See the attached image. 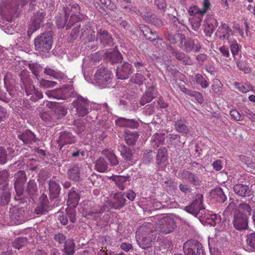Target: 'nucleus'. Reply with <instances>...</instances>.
Returning a JSON list of instances; mask_svg holds the SVG:
<instances>
[{
	"label": "nucleus",
	"mask_w": 255,
	"mask_h": 255,
	"mask_svg": "<svg viewBox=\"0 0 255 255\" xmlns=\"http://www.w3.org/2000/svg\"><path fill=\"white\" fill-rule=\"evenodd\" d=\"M231 52L233 56L238 54L239 51V46L236 40L229 41Z\"/></svg>",
	"instance_id": "57"
},
{
	"label": "nucleus",
	"mask_w": 255,
	"mask_h": 255,
	"mask_svg": "<svg viewBox=\"0 0 255 255\" xmlns=\"http://www.w3.org/2000/svg\"><path fill=\"white\" fill-rule=\"evenodd\" d=\"M154 88V85L146 88L145 93L142 95L139 101L140 104L141 106H144L146 104L150 102L154 99L153 92Z\"/></svg>",
	"instance_id": "26"
},
{
	"label": "nucleus",
	"mask_w": 255,
	"mask_h": 255,
	"mask_svg": "<svg viewBox=\"0 0 255 255\" xmlns=\"http://www.w3.org/2000/svg\"><path fill=\"white\" fill-rule=\"evenodd\" d=\"M150 22L153 25L157 27H160L163 25L162 20L160 19L157 18L155 15L151 16Z\"/></svg>",
	"instance_id": "64"
},
{
	"label": "nucleus",
	"mask_w": 255,
	"mask_h": 255,
	"mask_svg": "<svg viewBox=\"0 0 255 255\" xmlns=\"http://www.w3.org/2000/svg\"><path fill=\"white\" fill-rule=\"evenodd\" d=\"M69 18L68 17V15H66L65 13L64 16L62 17L60 16L59 18H57L56 20V23L58 28H62L65 26L66 29H68L67 28V25L69 21Z\"/></svg>",
	"instance_id": "48"
},
{
	"label": "nucleus",
	"mask_w": 255,
	"mask_h": 255,
	"mask_svg": "<svg viewBox=\"0 0 255 255\" xmlns=\"http://www.w3.org/2000/svg\"><path fill=\"white\" fill-rule=\"evenodd\" d=\"M80 25L77 24V25L72 29L70 36L71 37V39L74 40L77 38L79 35Z\"/></svg>",
	"instance_id": "61"
},
{
	"label": "nucleus",
	"mask_w": 255,
	"mask_h": 255,
	"mask_svg": "<svg viewBox=\"0 0 255 255\" xmlns=\"http://www.w3.org/2000/svg\"><path fill=\"white\" fill-rule=\"evenodd\" d=\"M132 72V66L128 63L125 62L117 67L116 76L119 79H127Z\"/></svg>",
	"instance_id": "18"
},
{
	"label": "nucleus",
	"mask_w": 255,
	"mask_h": 255,
	"mask_svg": "<svg viewBox=\"0 0 255 255\" xmlns=\"http://www.w3.org/2000/svg\"><path fill=\"white\" fill-rule=\"evenodd\" d=\"M247 244L252 249H255V232L251 233L247 236Z\"/></svg>",
	"instance_id": "56"
},
{
	"label": "nucleus",
	"mask_w": 255,
	"mask_h": 255,
	"mask_svg": "<svg viewBox=\"0 0 255 255\" xmlns=\"http://www.w3.org/2000/svg\"><path fill=\"white\" fill-rule=\"evenodd\" d=\"M11 194L9 188L0 189V206L7 205L10 202Z\"/></svg>",
	"instance_id": "34"
},
{
	"label": "nucleus",
	"mask_w": 255,
	"mask_h": 255,
	"mask_svg": "<svg viewBox=\"0 0 255 255\" xmlns=\"http://www.w3.org/2000/svg\"><path fill=\"white\" fill-rule=\"evenodd\" d=\"M230 115L232 119L236 121L242 120V116L236 110H232L230 111Z\"/></svg>",
	"instance_id": "60"
},
{
	"label": "nucleus",
	"mask_w": 255,
	"mask_h": 255,
	"mask_svg": "<svg viewBox=\"0 0 255 255\" xmlns=\"http://www.w3.org/2000/svg\"><path fill=\"white\" fill-rule=\"evenodd\" d=\"M26 191L30 196H33L37 192V187L34 180H30L28 182Z\"/></svg>",
	"instance_id": "44"
},
{
	"label": "nucleus",
	"mask_w": 255,
	"mask_h": 255,
	"mask_svg": "<svg viewBox=\"0 0 255 255\" xmlns=\"http://www.w3.org/2000/svg\"><path fill=\"white\" fill-rule=\"evenodd\" d=\"M116 126L120 127L129 128H137L138 126V123L134 120L130 119H127L124 118H118L115 121Z\"/></svg>",
	"instance_id": "21"
},
{
	"label": "nucleus",
	"mask_w": 255,
	"mask_h": 255,
	"mask_svg": "<svg viewBox=\"0 0 255 255\" xmlns=\"http://www.w3.org/2000/svg\"><path fill=\"white\" fill-rule=\"evenodd\" d=\"M80 197L75 191H71L68 195L67 204L72 207H76L79 202Z\"/></svg>",
	"instance_id": "39"
},
{
	"label": "nucleus",
	"mask_w": 255,
	"mask_h": 255,
	"mask_svg": "<svg viewBox=\"0 0 255 255\" xmlns=\"http://www.w3.org/2000/svg\"><path fill=\"white\" fill-rule=\"evenodd\" d=\"M119 150L121 152V155L127 162L131 161L133 159V154L130 148L124 144L119 146Z\"/></svg>",
	"instance_id": "29"
},
{
	"label": "nucleus",
	"mask_w": 255,
	"mask_h": 255,
	"mask_svg": "<svg viewBox=\"0 0 255 255\" xmlns=\"http://www.w3.org/2000/svg\"><path fill=\"white\" fill-rule=\"evenodd\" d=\"M176 225L174 220L168 217H163L157 223L155 230L161 235H166L172 233Z\"/></svg>",
	"instance_id": "7"
},
{
	"label": "nucleus",
	"mask_w": 255,
	"mask_h": 255,
	"mask_svg": "<svg viewBox=\"0 0 255 255\" xmlns=\"http://www.w3.org/2000/svg\"><path fill=\"white\" fill-rule=\"evenodd\" d=\"M179 47L186 52L192 51L198 52L200 51L201 46L200 42L197 40H194L191 38L184 39L181 41Z\"/></svg>",
	"instance_id": "9"
},
{
	"label": "nucleus",
	"mask_w": 255,
	"mask_h": 255,
	"mask_svg": "<svg viewBox=\"0 0 255 255\" xmlns=\"http://www.w3.org/2000/svg\"><path fill=\"white\" fill-rule=\"evenodd\" d=\"M134 66L136 69L137 72L142 73L145 74V72H147V69L144 67V64L142 62L136 61L133 63Z\"/></svg>",
	"instance_id": "58"
},
{
	"label": "nucleus",
	"mask_w": 255,
	"mask_h": 255,
	"mask_svg": "<svg viewBox=\"0 0 255 255\" xmlns=\"http://www.w3.org/2000/svg\"><path fill=\"white\" fill-rule=\"evenodd\" d=\"M14 111L19 114L23 113L31 107L27 100H22L15 103Z\"/></svg>",
	"instance_id": "36"
},
{
	"label": "nucleus",
	"mask_w": 255,
	"mask_h": 255,
	"mask_svg": "<svg viewBox=\"0 0 255 255\" xmlns=\"http://www.w3.org/2000/svg\"><path fill=\"white\" fill-rule=\"evenodd\" d=\"M58 219L60 223L63 225H65L68 223V217L67 215V213L65 214L61 212L58 213Z\"/></svg>",
	"instance_id": "63"
},
{
	"label": "nucleus",
	"mask_w": 255,
	"mask_h": 255,
	"mask_svg": "<svg viewBox=\"0 0 255 255\" xmlns=\"http://www.w3.org/2000/svg\"><path fill=\"white\" fill-rule=\"evenodd\" d=\"M142 31L144 36L148 40L154 41L157 40V47L158 48H160V47L158 45V42L159 41L160 45H161V42H163V43H164V42H163V40L159 37L158 33L156 31L152 32L148 28H146L145 29Z\"/></svg>",
	"instance_id": "28"
},
{
	"label": "nucleus",
	"mask_w": 255,
	"mask_h": 255,
	"mask_svg": "<svg viewBox=\"0 0 255 255\" xmlns=\"http://www.w3.org/2000/svg\"><path fill=\"white\" fill-rule=\"evenodd\" d=\"M242 179L238 180V183L234 186V191L238 195L243 197H250L252 194L251 186L250 185L243 184Z\"/></svg>",
	"instance_id": "17"
},
{
	"label": "nucleus",
	"mask_w": 255,
	"mask_h": 255,
	"mask_svg": "<svg viewBox=\"0 0 255 255\" xmlns=\"http://www.w3.org/2000/svg\"><path fill=\"white\" fill-rule=\"evenodd\" d=\"M237 66L241 70L244 72L245 74H249L251 72V69L249 67L243 65L240 62H237Z\"/></svg>",
	"instance_id": "62"
},
{
	"label": "nucleus",
	"mask_w": 255,
	"mask_h": 255,
	"mask_svg": "<svg viewBox=\"0 0 255 255\" xmlns=\"http://www.w3.org/2000/svg\"><path fill=\"white\" fill-rule=\"evenodd\" d=\"M106 58L109 60L112 64L120 62L123 59L122 54L119 51H114L108 53Z\"/></svg>",
	"instance_id": "40"
},
{
	"label": "nucleus",
	"mask_w": 255,
	"mask_h": 255,
	"mask_svg": "<svg viewBox=\"0 0 255 255\" xmlns=\"http://www.w3.org/2000/svg\"><path fill=\"white\" fill-rule=\"evenodd\" d=\"M188 12L189 14L192 17L196 16H199L200 14L201 15H203V14L202 13L201 9L196 5L190 7L188 10Z\"/></svg>",
	"instance_id": "55"
},
{
	"label": "nucleus",
	"mask_w": 255,
	"mask_h": 255,
	"mask_svg": "<svg viewBox=\"0 0 255 255\" xmlns=\"http://www.w3.org/2000/svg\"><path fill=\"white\" fill-rule=\"evenodd\" d=\"M65 13L68 15L69 21L67 28H70L74 24L81 21L84 18L85 14L81 10L80 6L77 4H73L70 9L67 8L65 9Z\"/></svg>",
	"instance_id": "5"
},
{
	"label": "nucleus",
	"mask_w": 255,
	"mask_h": 255,
	"mask_svg": "<svg viewBox=\"0 0 255 255\" xmlns=\"http://www.w3.org/2000/svg\"><path fill=\"white\" fill-rule=\"evenodd\" d=\"M14 189L18 197L21 196L23 192V184L26 181V176L24 171L20 170L15 175Z\"/></svg>",
	"instance_id": "16"
},
{
	"label": "nucleus",
	"mask_w": 255,
	"mask_h": 255,
	"mask_svg": "<svg viewBox=\"0 0 255 255\" xmlns=\"http://www.w3.org/2000/svg\"><path fill=\"white\" fill-rule=\"evenodd\" d=\"M169 50L177 60L182 61L185 65L189 64L190 57L184 53L175 50L172 47H169Z\"/></svg>",
	"instance_id": "31"
},
{
	"label": "nucleus",
	"mask_w": 255,
	"mask_h": 255,
	"mask_svg": "<svg viewBox=\"0 0 255 255\" xmlns=\"http://www.w3.org/2000/svg\"><path fill=\"white\" fill-rule=\"evenodd\" d=\"M178 178L181 179L187 180L195 186L199 185L201 183V180L197 175L186 170H179Z\"/></svg>",
	"instance_id": "19"
},
{
	"label": "nucleus",
	"mask_w": 255,
	"mask_h": 255,
	"mask_svg": "<svg viewBox=\"0 0 255 255\" xmlns=\"http://www.w3.org/2000/svg\"><path fill=\"white\" fill-rule=\"evenodd\" d=\"M131 80L132 82H133L139 85H141L145 81V78L141 73L136 72V73L132 77Z\"/></svg>",
	"instance_id": "49"
},
{
	"label": "nucleus",
	"mask_w": 255,
	"mask_h": 255,
	"mask_svg": "<svg viewBox=\"0 0 255 255\" xmlns=\"http://www.w3.org/2000/svg\"><path fill=\"white\" fill-rule=\"evenodd\" d=\"M18 138L25 144H32L36 141L35 134L30 130H25L21 134L18 135Z\"/></svg>",
	"instance_id": "27"
},
{
	"label": "nucleus",
	"mask_w": 255,
	"mask_h": 255,
	"mask_svg": "<svg viewBox=\"0 0 255 255\" xmlns=\"http://www.w3.org/2000/svg\"><path fill=\"white\" fill-rule=\"evenodd\" d=\"M167 159V149L165 147L160 148L158 150L156 160L158 164L164 162Z\"/></svg>",
	"instance_id": "42"
},
{
	"label": "nucleus",
	"mask_w": 255,
	"mask_h": 255,
	"mask_svg": "<svg viewBox=\"0 0 255 255\" xmlns=\"http://www.w3.org/2000/svg\"><path fill=\"white\" fill-rule=\"evenodd\" d=\"M72 104L73 107L76 108L77 114L79 117H83L88 114L89 103L88 101L82 97H78L73 101Z\"/></svg>",
	"instance_id": "13"
},
{
	"label": "nucleus",
	"mask_w": 255,
	"mask_h": 255,
	"mask_svg": "<svg viewBox=\"0 0 255 255\" xmlns=\"http://www.w3.org/2000/svg\"><path fill=\"white\" fill-rule=\"evenodd\" d=\"M195 80L197 84H199L202 88H207L209 85V82L201 74H197L195 76Z\"/></svg>",
	"instance_id": "50"
},
{
	"label": "nucleus",
	"mask_w": 255,
	"mask_h": 255,
	"mask_svg": "<svg viewBox=\"0 0 255 255\" xmlns=\"http://www.w3.org/2000/svg\"><path fill=\"white\" fill-rule=\"evenodd\" d=\"M8 176L7 172H3L0 175V189L9 188L8 187Z\"/></svg>",
	"instance_id": "47"
},
{
	"label": "nucleus",
	"mask_w": 255,
	"mask_h": 255,
	"mask_svg": "<svg viewBox=\"0 0 255 255\" xmlns=\"http://www.w3.org/2000/svg\"><path fill=\"white\" fill-rule=\"evenodd\" d=\"M113 77L111 71L107 68H99L95 74L94 79L96 84L100 88L109 87Z\"/></svg>",
	"instance_id": "4"
},
{
	"label": "nucleus",
	"mask_w": 255,
	"mask_h": 255,
	"mask_svg": "<svg viewBox=\"0 0 255 255\" xmlns=\"http://www.w3.org/2000/svg\"><path fill=\"white\" fill-rule=\"evenodd\" d=\"M95 168L100 172H104L108 169V164L106 160L102 158H100L97 160Z\"/></svg>",
	"instance_id": "43"
},
{
	"label": "nucleus",
	"mask_w": 255,
	"mask_h": 255,
	"mask_svg": "<svg viewBox=\"0 0 255 255\" xmlns=\"http://www.w3.org/2000/svg\"><path fill=\"white\" fill-rule=\"evenodd\" d=\"M49 197L51 199H55L59 197L61 188L59 183L50 179L49 182Z\"/></svg>",
	"instance_id": "23"
},
{
	"label": "nucleus",
	"mask_w": 255,
	"mask_h": 255,
	"mask_svg": "<svg viewBox=\"0 0 255 255\" xmlns=\"http://www.w3.org/2000/svg\"><path fill=\"white\" fill-rule=\"evenodd\" d=\"M72 90L70 87H62L56 90L48 91L45 94L49 98L65 100L71 96Z\"/></svg>",
	"instance_id": "10"
},
{
	"label": "nucleus",
	"mask_w": 255,
	"mask_h": 255,
	"mask_svg": "<svg viewBox=\"0 0 255 255\" xmlns=\"http://www.w3.org/2000/svg\"><path fill=\"white\" fill-rule=\"evenodd\" d=\"M105 211V208L102 207L95 206L94 209L90 211L88 213L84 216L85 218L89 219L97 220L99 217V215L103 213Z\"/></svg>",
	"instance_id": "35"
},
{
	"label": "nucleus",
	"mask_w": 255,
	"mask_h": 255,
	"mask_svg": "<svg viewBox=\"0 0 255 255\" xmlns=\"http://www.w3.org/2000/svg\"><path fill=\"white\" fill-rule=\"evenodd\" d=\"M52 44V36L49 33H44L34 40L35 49L40 52H48L51 49Z\"/></svg>",
	"instance_id": "6"
},
{
	"label": "nucleus",
	"mask_w": 255,
	"mask_h": 255,
	"mask_svg": "<svg viewBox=\"0 0 255 255\" xmlns=\"http://www.w3.org/2000/svg\"><path fill=\"white\" fill-rule=\"evenodd\" d=\"M75 244L73 240H68L65 243L64 253L67 255H72L74 253Z\"/></svg>",
	"instance_id": "45"
},
{
	"label": "nucleus",
	"mask_w": 255,
	"mask_h": 255,
	"mask_svg": "<svg viewBox=\"0 0 255 255\" xmlns=\"http://www.w3.org/2000/svg\"><path fill=\"white\" fill-rule=\"evenodd\" d=\"M186 121L183 118H180L175 122L174 126L176 131L187 134L189 132V128L186 124Z\"/></svg>",
	"instance_id": "32"
},
{
	"label": "nucleus",
	"mask_w": 255,
	"mask_h": 255,
	"mask_svg": "<svg viewBox=\"0 0 255 255\" xmlns=\"http://www.w3.org/2000/svg\"><path fill=\"white\" fill-rule=\"evenodd\" d=\"M154 4L158 9L163 11L165 10L167 6L165 0H154Z\"/></svg>",
	"instance_id": "59"
},
{
	"label": "nucleus",
	"mask_w": 255,
	"mask_h": 255,
	"mask_svg": "<svg viewBox=\"0 0 255 255\" xmlns=\"http://www.w3.org/2000/svg\"><path fill=\"white\" fill-rule=\"evenodd\" d=\"M217 21L214 18H211L206 20L203 25L205 35L207 36H211L215 31V28L217 27Z\"/></svg>",
	"instance_id": "22"
},
{
	"label": "nucleus",
	"mask_w": 255,
	"mask_h": 255,
	"mask_svg": "<svg viewBox=\"0 0 255 255\" xmlns=\"http://www.w3.org/2000/svg\"><path fill=\"white\" fill-rule=\"evenodd\" d=\"M25 210L23 208L13 206L10 208L9 217L15 224H21L24 222Z\"/></svg>",
	"instance_id": "14"
},
{
	"label": "nucleus",
	"mask_w": 255,
	"mask_h": 255,
	"mask_svg": "<svg viewBox=\"0 0 255 255\" xmlns=\"http://www.w3.org/2000/svg\"><path fill=\"white\" fill-rule=\"evenodd\" d=\"M213 198L219 203H223L226 200V196L221 187H217L211 192Z\"/></svg>",
	"instance_id": "37"
},
{
	"label": "nucleus",
	"mask_w": 255,
	"mask_h": 255,
	"mask_svg": "<svg viewBox=\"0 0 255 255\" xmlns=\"http://www.w3.org/2000/svg\"><path fill=\"white\" fill-rule=\"evenodd\" d=\"M203 195H197L194 201L190 205L185 207V210L195 217H197L199 212L204 209L203 206Z\"/></svg>",
	"instance_id": "12"
},
{
	"label": "nucleus",
	"mask_w": 255,
	"mask_h": 255,
	"mask_svg": "<svg viewBox=\"0 0 255 255\" xmlns=\"http://www.w3.org/2000/svg\"><path fill=\"white\" fill-rule=\"evenodd\" d=\"M108 178L114 181L116 186L122 191L126 188V183L128 179V177L125 176L113 175L108 177Z\"/></svg>",
	"instance_id": "25"
},
{
	"label": "nucleus",
	"mask_w": 255,
	"mask_h": 255,
	"mask_svg": "<svg viewBox=\"0 0 255 255\" xmlns=\"http://www.w3.org/2000/svg\"><path fill=\"white\" fill-rule=\"evenodd\" d=\"M27 241L26 238H18L12 242V246L14 248L19 250L26 244Z\"/></svg>",
	"instance_id": "52"
},
{
	"label": "nucleus",
	"mask_w": 255,
	"mask_h": 255,
	"mask_svg": "<svg viewBox=\"0 0 255 255\" xmlns=\"http://www.w3.org/2000/svg\"><path fill=\"white\" fill-rule=\"evenodd\" d=\"M76 140V137L71 132L64 131L60 132L57 143L60 149H61L66 144L75 143Z\"/></svg>",
	"instance_id": "20"
},
{
	"label": "nucleus",
	"mask_w": 255,
	"mask_h": 255,
	"mask_svg": "<svg viewBox=\"0 0 255 255\" xmlns=\"http://www.w3.org/2000/svg\"><path fill=\"white\" fill-rule=\"evenodd\" d=\"M139 136V134L136 132H130L127 133L125 136L126 143L129 145H134Z\"/></svg>",
	"instance_id": "41"
},
{
	"label": "nucleus",
	"mask_w": 255,
	"mask_h": 255,
	"mask_svg": "<svg viewBox=\"0 0 255 255\" xmlns=\"http://www.w3.org/2000/svg\"><path fill=\"white\" fill-rule=\"evenodd\" d=\"M164 135V133H155L153 136L152 139L155 142V145L157 147L164 143L165 139Z\"/></svg>",
	"instance_id": "51"
},
{
	"label": "nucleus",
	"mask_w": 255,
	"mask_h": 255,
	"mask_svg": "<svg viewBox=\"0 0 255 255\" xmlns=\"http://www.w3.org/2000/svg\"><path fill=\"white\" fill-rule=\"evenodd\" d=\"M185 254L187 255H205L203 247L196 240H189L183 246Z\"/></svg>",
	"instance_id": "8"
},
{
	"label": "nucleus",
	"mask_w": 255,
	"mask_h": 255,
	"mask_svg": "<svg viewBox=\"0 0 255 255\" xmlns=\"http://www.w3.org/2000/svg\"><path fill=\"white\" fill-rule=\"evenodd\" d=\"M37 79L39 81V83L40 87L44 89L54 87L56 84V82L54 81L46 80L43 79L39 80V79L37 78Z\"/></svg>",
	"instance_id": "54"
},
{
	"label": "nucleus",
	"mask_w": 255,
	"mask_h": 255,
	"mask_svg": "<svg viewBox=\"0 0 255 255\" xmlns=\"http://www.w3.org/2000/svg\"><path fill=\"white\" fill-rule=\"evenodd\" d=\"M124 196L125 193L121 192L115 193L109 202V206L115 210L121 209L126 205V199Z\"/></svg>",
	"instance_id": "15"
},
{
	"label": "nucleus",
	"mask_w": 255,
	"mask_h": 255,
	"mask_svg": "<svg viewBox=\"0 0 255 255\" xmlns=\"http://www.w3.org/2000/svg\"><path fill=\"white\" fill-rule=\"evenodd\" d=\"M223 85L218 79H215L212 85V89L214 93L218 94L221 93L223 89Z\"/></svg>",
	"instance_id": "53"
},
{
	"label": "nucleus",
	"mask_w": 255,
	"mask_h": 255,
	"mask_svg": "<svg viewBox=\"0 0 255 255\" xmlns=\"http://www.w3.org/2000/svg\"><path fill=\"white\" fill-rule=\"evenodd\" d=\"M20 78L21 88L24 89L27 96H30V99L36 102L43 98V94L35 88L29 78V72L26 70H22L19 75Z\"/></svg>",
	"instance_id": "3"
},
{
	"label": "nucleus",
	"mask_w": 255,
	"mask_h": 255,
	"mask_svg": "<svg viewBox=\"0 0 255 255\" xmlns=\"http://www.w3.org/2000/svg\"><path fill=\"white\" fill-rule=\"evenodd\" d=\"M102 153L105 156L112 166H116L119 164L118 157L116 155L113 150L111 149H104Z\"/></svg>",
	"instance_id": "33"
},
{
	"label": "nucleus",
	"mask_w": 255,
	"mask_h": 255,
	"mask_svg": "<svg viewBox=\"0 0 255 255\" xmlns=\"http://www.w3.org/2000/svg\"><path fill=\"white\" fill-rule=\"evenodd\" d=\"M81 30L82 36L85 37L89 41H99L104 46L111 45L113 43V38L111 34L105 28H97V34L95 35V32L91 26V24L88 22L86 24L85 27Z\"/></svg>",
	"instance_id": "1"
},
{
	"label": "nucleus",
	"mask_w": 255,
	"mask_h": 255,
	"mask_svg": "<svg viewBox=\"0 0 255 255\" xmlns=\"http://www.w3.org/2000/svg\"><path fill=\"white\" fill-rule=\"evenodd\" d=\"M184 39V34L183 33H177L174 34H170L168 36L169 41L172 44H175L181 41Z\"/></svg>",
	"instance_id": "46"
},
{
	"label": "nucleus",
	"mask_w": 255,
	"mask_h": 255,
	"mask_svg": "<svg viewBox=\"0 0 255 255\" xmlns=\"http://www.w3.org/2000/svg\"><path fill=\"white\" fill-rule=\"evenodd\" d=\"M69 178L73 181H77L80 179V169L78 165H73L68 169L67 172Z\"/></svg>",
	"instance_id": "30"
},
{
	"label": "nucleus",
	"mask_w": 255,
	"mask_h": 255,
	"mask_svg": "<svg viewBox=\"0 0 255 255\" xmlns=\"http://www.w3.org/2000/svg\"><path fill=\"white\" fill-rule=\"evenodd\" d=\"M203 15H199V16L192 17L189 19V23L191 26L192 29L195 31H198L201 26V22L203 19Z\"/></svg>",
	"instance_id": "38"
},
{
	"label": "nucleus",
	"mask_w": 255,
	"mask_h": 255,
	"mask_svg": "<svg viewBox=\"0 0 255 255\" xmlns=\"http://www.w3.org/2000/svg\"><path fill=\"white\" fill-rule=\"evenodd\" d=\"M230 33H232V30L229 25L225 23H222L218 27L216 34L219 36L222 40L229 39Z\"/></svg>",
	"instance_id": "24"
},
{
	"label": "nucleus",
	"mask_w": 255,
	"mask_h": 255,
	"mask_svg": "<svg viewBox=\"0 0 255 255\" xmlns=\"http://www.w3.org/2000/svg\"><path fill=\"white\" fill-rule=\"evenodd\" d=\"M251 206L246 203L240 204L238 210L234 215L233 224L234 227L238 230L246 229L248 227V217L251 213Z\"/></svg>",
	"instance_id": "2"
},
{
	"label": "nucleus",
	"mask_w": 255,
	"mask_h": 255,
	"mask_svg": "<svg viewBox=\"0 0 255 255\" xmlns=\"http://www.w3.org/2000/svg\"><path fill=\"white\" fill-rule=\"evenodd\" d=\"M45 16V13L44 12L39 11L33 16L27 30V35L28 36L31 35L40 27L43 24Z\"/></svg>",
	"instance_id": "11"
}]
</instances>
